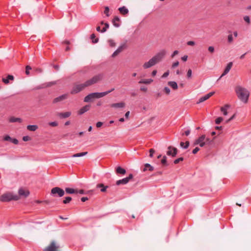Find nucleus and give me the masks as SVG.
Listing matches in <instances>:
<instances>
[{
    "mask_svg": "<svg viewBox=\"0 0 251 251\" xmlns=\"http://www.w3.org/2000/svg\"><path fill=\"white\" fill-rule=\"evenodd\" d=\"M109 8L108 6H106L104 7V13L105 14V15L107 17H109L110 16V14L109 13Z\"/></svg>",
    "mask_w": 251,
    "mask_h": 251,
    "instance_id": "obj_41",
    "label": "nucleus"
},
{
    "mask_svg": "<svg viewBox=\"0 0 251 251\" xmlns=\"http://www.w3.org/2000/svg\"><path fill=\"white\" fill-rule=\"evenodd\" d=\"M108 187V186H105L103 183H99L97 185V188H100L101 192H105Z\"/></svg>",
    "mask_w": 251,
    "mask_h": 251,
    "instance_id": "obj_31",
    "label": "nucleus"
},
{
    "mask_svg": "<svg viewBox=\"0 0 251 251\" xmlns=\"http://www.w3.org/2000/svg\"><path fill=\"white\" fill-rule=\"evenodd\" d=\"M95 99L93 93H90L87 95L84 99V101L85 102H89L92 100L93 99Z\"/></svg>",
    "mask_w": 251,
    "mask_h": 251,
    "instance_id": "obj_25",
    "label": "nucleus"
},
{
    "mask_svg": "<svg viewBox=\"0 0 251 251\" xmlns=\"http://www.w3.org/2000/svg\"><path fill=\"white\" fill-rule=\"evenodd\" d=\"M90 105H86L79 109V110L78 112V114L80 115H82L86 112L88 111L90 109Z\"/></svg>",
    "mask_w": 251,
    "mask_h": 251,
    "instance_id": "obj_19",
    "label": "nucleus"
},
{
    "mask_svg": "<svg viewBox=\"0 0 251 251\" xmlns=\"http://www.w3.org/2000/svg\"><path fill=\"white\" fill-rule=\"evenodd\" d=\"M200 146L201 147H203L206 145V142H204V140L202 141L201 143H200L199 144Z\"/></svg>",
    "mask_w": 251,
    "mask_h": 251,
    "instance_id": "obj_63",
    "label": "nucleus"
},
{
    "mask_svg": "<svg viewBox=\"0 0 251 251\" xmlns=\"http://www.w3.org/2000/svg\"><path fill=\"white\" fill-rule=\"evenodd\" d=\"M179 65V62L178 61H176L175 62L173 63V65H172V68L173 69H174L177 66H178Z\"/></svg>",
    "mask_w": 251,
    "mask_h": 251,
    "instance_id": "obj_56",
    "label": "nucleus"
},
{
    "mask_svg": "<svg viewBox=\"0 0 251 251\" xmlns=\"http://www.w3.org/2000/svg\"><path fill=\"white\" fill-rule=\"evenodd\" d=\"M125 48H126V45L123 44L120 46L118 49L112 54V57H115L118 54H119Z\"/></svg>",
    "mask_w": 251,
    "mask_h": 251,
    "instance_id": "obj_14",
    "label": "nucleus"
},
{
    "mask_svg": "<svg viewBox=\"0 0 251 251\" xmlns=\"http://www.w3.org/2000/svg\"><path fill=\"white\" fill-rule=\"evenodd\" d=\"M114 88H111V89H109V90L107 91H105L104 93H106V95L108 94L109 93L113 92L114 90Z\"/></svg>",
    "mask_w": 251,
    "mask_h": 251,
    "instance_id": "obj_62",
    "label": "nucleus"
},
{
    "mask_svg": "<svg viewBox=\"0 0 251 251\" xmlns=\"http://www.w3.org/2000/svg\"><path fill=\"white\" fill-rule=\"evenodd\" d=\"M233 40V38L232 35L231 34H229L227 36V42L229 43H231V42H232Z\"/></svg>",
    "mask_w": 251,
    "mask_h": 251,
    "instance_id": "obj_45",
    "label": "nucleus"
},
{
    "mask_svg": "<svg viewBox=\"0 0 251 251\" xmlns=\"http://www.w3.org/2000/svg\"><path fill=\"white\" fill-rule=\"evenodd\" d=\"M156 64V62L154 61V58L152 57L150 59L149 61L145 62L143 67L144 69H148Z\"/></svg>",
    "mask_w": 251,
    "mask_h": 251,
    "instance_id": "obj_10",
    "label": "nucleus"
},
{
    "mask_svg": "<svg viewBox=\"0 0 251 251\" xmlns=\"http://www.w3.org/2000/svg\"><path fill=\"white\" fill-rule=\"evenodd\" d=\"M244 20L248 24L250 23V18L249 16H245L243 18Z\"/></svg>",
    "mask_w": 251,
    "mask_h": 251,
    "instance_id": "obj_47",
    "label": "nucleus"
},
{
    "mask_svg": "<svg viewBox=\"0 0 251 251\" xmlns=\"http://www.w3.org/2000/svg\"><path fill=\"white\" fill-rule=\"evenodd\" d=\"M215 93V92H211L205 95L204 96L201 97L198 101L197 102V103H200L201 102H202L206 100H208L209 98H210L211 96H212Z\"/></svg>",
    "mask_w": 251,
    "mask_h": 251,
    "instance_id": "obj_11",
    "label": "nucleus"
},
{
    "mask_svg": "<svg viewBox=\"0 0 251 251\" xmlns=\"http://www.w3.org/2000/svg\"><path fill=\"white\" fill-rule=\"evenodd\" d=\"M103 77L102 75L99 74L93 76L92 78L85 81V83L87 86H89L94 84L97 83L98 81L102 79Z\"/></svg>",
    "mask_w": 251,
    "mask_h": 251,
    "instance_id": "obj_5",
    "label": "nucleus"
},
{
    "mask_svg": "<svg viewBox=\"0 0 251 251\" xmlns=\"http://www.w3.org/2000/svg\"><path fill=\"white\" fill-rule=\"evenodd\" d=\"M38 126L37 125H28L27 126V130L31 131H34L38 129Z\"/></svg>",
    "mask_w": 251,
    "mask_h": 251,
    "instance_id": "obj_36",
    "label": "nucleus"
},
{
    "mask_svg": "<svg viewBox=\"0 0 251 251\" xmlns=\"http://www.w3.org/2000/svg\"><path fill=\"white\" fill-rule=\"evenodd\" d=\"M110 107L115 108H122L125 107V103L124 102H120L118 103H112L110 105Z\"/></svg>",
    "mask_w": 251,
    "mask_h": 251,
    "instance_id": "obj_20",
    "label": "nucleus"
},
{
    "mask_svg": "<svg viewBox=\"0 0 251 251\" xmlns=\"http://www.w3.org/2000/svg\"><path fill=\"white\" fill-rule=\"evenodd\" d=\"M118 10L120 13L124 16H126L128 15L129 10L125 6L119 7Z\"/></svg>",
    "mask_w": 251,
    "mask_h": 251,
    "instance_id": "obj_16",
    "label": "nucleus"
},
{
    "mask_svg": "<svg viewBox=\"0 0 251 251\" xmlns=\"http://www.w3.org/2000/svg\"><path fill=\"white\" fill-rule=\"evenodd\" d=\"M72 198L71 197H66L65 198V199L63 201V203L64 204H68L70 202L72 201Z\"/></svg>",
    "mask_w": 251,
    "mask_h": 251,
    "instance_id": "obj_38",
    "label": "nucleus"
},
{
    "mask_svg": "<svg viewBox=\"0 0 251 251\" xmlns=\"http://www.w3.org/2000/svg\"><path fill=\"white\" fill-rule=\"evenodd\" d=\"M187 45H189V46H194L195 44V43L194 41H188L187 43Z\"/></svg>",
    "mask_w": 251,
    "mask_h": 251,
    "instance_id": "obj_60",
    "label": "nucleus"
},
{
    "mask_svg": "<svg viewBox=\"0 0 251 251\" xmlns=\"http://www.w3.org/2000/svg\"><path fill=\"white\" fill-rule=\"evenodd\" d=\"M88 153V152L86 151V152H79V153H75V154H74L72 157H82V156H84V155H86Z\"/></svg>",
    "mask_w": 251,
    "mask_h": 251,
    "instance_id": "obj_35",
    "label": "nucleus"
},
{
    "mask_svg": "<svg viewBox=\"0 0 251 251\" xmlns=\"http://www.w3.org/2000/svg\"><path fill=\"white\" fill-rule=\"evenodd\" d=\"M235 117V114H234V115H233L229 119H228V120H227L226 121V123H229V122H230L231 120H233Z\"/></svg>",
    "mask_w": 251,
    "mask_h": 251,
    "instance_id": "obj_58",
    "label": "nucleus"
},
{
    "mask_svg": "<svg viewBox=\"0 0 251 251\" xmlns=\"http://www.w3.org/2000/svg\"><path fill=\"white\" fill-rule=\"evenodd\" d=\"M120 22V18L118 16H115L112 21V23L113 25L116 27H119L120 26V24L117 23Z\"/></svg>",
    "mask_w": 251,
    "mask_h": 251,
    "instance_id": "obj_21",
    "label": "nucleus"
},
{
    "mask_svg": "<svg viewBox=\"0 0 251 251\" xmlns=\"http://www.w3.org/2000/svg\"><path fill=\"white\" fill-rule=\"evenodd\" d=\"M184 160V158L182 157H179L176 159H175L174 161L175 164H178L179 162L182 161Z\"/></svg>",
    "mask_w": 251,
    "mask_h": 251,
    "instance_id": "obj_43",
    "label": "nucleus"
},
{
    "mask_svg": "<svg viewBox=\"0 0 251 251\" xmlns=\"http://www.w3.org/2000/svg\"><path fill=\"white\" fill-rule=\"evenodd\" d=\"M153 81V80L151 78L146 79H141L139 81V83L140 84H149Z\"/></svg>",
    "mask_w": 251,
    "mask_h": 251,
    "instance_id": "obj_33",
    "label": "nucleus"
},
{
    "mask_svg": "<svg viewBox=\"0 0 251 251\" xmlns=\"http://www.w3.org/2000/svg\"><path fill=\"white\" fill-rule=\"evenodd\" d=\"M19 199V197L17 195H13L11 193H6L0 197V201L2 202H8L11 201H17Z\"/></svg>",
    "mask_w": 251,
    "mask_h": 251,
    "instance_id": "obj_2",
    "label": "nucleus"
},
{
    "mask_svg": "<svg viewBox=\"0 0 251 251\" xmlns=\"http://www.w3.org/2000/svg\"><path fill=\"white\" fill-rule=\"evenodd\" d=\"M30 140H31V138L29 136H27V135L24 136L23 137V140L24 141H25V142L28 141H29Z\"/></svg>",
    "mask_w": 251,
    "mask_h": 251,
    "instance_id": "obj_49",
    "label": "nucleus"
},
{
    "mask_svg": "<svg viewBox=\"0 0 251 251\" xmlns=\"http://www.w3.org/2000/svg\"><path fill=\"white\" fill-rule=\"evenodd\" d=\"M30 70H31V67L29 66H26L25 68V74L28 75Z\"/></svg>",
    "mask_w": 251,
    "mask_h": 251,
    "instance_id": "obj_50",
    "label": "nucleus"
},
{
    "mask_svg": "<svg viewBox=\"0 0 251 251\" xmlns=\"http://www.w3.org/2000/svg\"><path fill=\"white\" fill-rule=\"evenodd\" d=\"M161 163L164 166H167L168 165L167 163V157L165 155L162 157V159L161 160Z\"/></svg>",
    "mask_w": 251,
    "mask_h": 251,
    "instance_id": "obj_39",
    "label": "nucleus"
},
{
    "mask_svg": "<svg viewBox=\"0 0 251 251\" xmlns=\"http://www.w3.org/2000/svg\"><path fill=\"white\" fill-rule=\"evenodd\" d=\"M166 53V50H161L160 52L156 53L154 56L152 57V58H154V61L156 62V63H157L164 58Z\"/></svg>",
    "mask_w": 251,
    "mask_h": 251,
    "instance_id": "obj_8",
    "label": "nucleus"
},
{
    "mask_svg": "<svg viewBox=\"0 0 251 251\" xmlns=\"http://www.w3.org/2000/svg\"><path fill=\"white\" fill-rule=\"evenodd\" d=\"M205 139V135H202L200 137H199L198 139L195 140L193 143V146H196L201 143L202 141H204Z\"/></svg>",
    "mask_w": 251,
    "mask_h": 251,
    "instance_id": "obj_24",
    "label": "nucleus"
},
{
    "mask_svg": "<svg viewBox=\"0 0 251 251\" xmlns=\"http://www.w3.org/2000/svg\"><path fill=\"white\" fill-rule=\"evenodd\" d=\"M200 148L198 147H196L193 151H192V153L193 154H196L199 151Z\"/></svg>",
    "mask_w": 251,
    "mask_h": 251,
    "instance_id": "obj_55",
    "label": "nucleus"
},
{
    "mask_svg": "<svg viewBox=\"0 0 251 251\" xmlns=\"http://www.w3.org/2000/svg\"><path fill=\"white\" fill-rule=\"evenodd\" d=\"M67 98V94H63V95L59 96V97L55 98L53 100L52 102L53 103H56L61 102V101L65 100Z\"/></svg>",
    "mask_w": 251,
    "mask_h": 251,
    "instance_id": "obj_15",
    "label": "nucleus"
},
{
    "mask_svg": "<svg viewBox=\"0 0 251 251\" xmlns=\"http://www.w3.org/2000/svg\"><path fill=\"white\" fill-rule=\"evenodd\" d=\"M154 170V168L152 166H151L149 163H146L144 165V168L143 169V172H146L148 170L150 171H152Z\"/></svg>",
    "mask_w": 251,
    "mask_h": 251,
    "instance_id": "obj_27",
    "label": "nucleus"
},
{
    "mask_svg": "<svg viewBox=\"0 0 251 251\" xmlns=\"http://www.w3.org/2000/svg\"><path fill=\"white\" fill-rule=\"evenodd\" d=\"M95 99H99L106 96V93L104 92H94L93 93Z\"/></svg>",
    "mask_w": 251,
    "mask_h": 251,
    "instance_id": "obj_28",
    "label": "nucleus"
},
{
    "mask_svg": "<svg viewBox=\"0 0 251 251\" xmlns=\"http://www.w3.org/2000/svg\"><path fill=\"white\" fill-rule=\"evenodd\" d=\"M55 84L54 82H49L46 83L42 84L36 87L35 89L37 90L43 89L46 87H50L52 85Z\"/></svg>",
    "mask_w": 251,
    "mask_h": 251,
    "instance_id": "obj_17",
    "label": "nucleus"
},
{
    "mask_svg": "<svg viewBox=\"0 0 251 251\" xmlns=\"http://www.w3.org/2000/svg\"><path fill=\"white\" fill-rule=\"evenodd\" d=\"M229 105L226 104L223 107H221V111L223 112L224 115L226 116L227 115V109L229 107Z\"/></svg>",
    "mask_w": 251,
    "mask_h": 251,
    "instance_id": "obj_32",
    "label": "nucleus"
},
{
    "mask_svg": "<svg viewBox=\"0 0 251 251\" xmlns=\"http://www.w3.org/2000/svg\"><path fill=\"white\" fill-rule=\"evenodd\" d=\"M49 125L51 126H58V123L56 121L50 122L49 123Z\"/></svg>",
    "mask_w": 251,
    "mask_h": 251,
    "instance_id": "obj_48",
    "label": "nucleus"
},
{
    "mask_svg": "<svg viewBox=\"0 0 251 251\" xmlns=\"http://www.w3.org/2000/svg\"><path fill=\"white\" fill-rule=\"evenodd\" d=\"M115 172L117 174L125 175L126 173V170L121 166H118L115 169Z\"/></svg>",
    "mask_w": 251,
    "mask_h": 251,
    "instance_id": "obj_23",
    "label": "nucleus"
},
{
    "mask_svg": "<svg viewBox=\"0 0 251 251\" xmlns=\"http://www.w3.org/2000/svg\"><path fill=\"white\" fill-rule=\"evenodd\" d=\"M109 46L111 47H115L116 45V43H115L114 41L112 39H109L108 41Z\"/></svg>",
    "mask_w": 251,
    "mask_h": 251,
    "instance_id": "obj_44",
    "label": "nucleus"
},
{
    "mask_svg": "<svg viewBox=\"0 0 251 251\" xmlns=\"http://www.w3.org/2000/svg\"><path fill=\"white\" fill-rule=\"evenodd\" d=\"M208 50L210 52L213 53L214 51V48L213 46H209L208 48Z\"/></svg>",
    "mask_w": 251,
    "mask_h": 251,
    "instance_id": "obj_57",
    "label": "nucleus"
},
{
    "mask_svg": "<svg viewBox=\"0 0 251 251\" xmlns=\"http://www.w3.org/2000/svg\"><path fill=\"white\" fill-rule=\"evenodd\" d=\"M190 145V143L188 141H186L185 143H184L183 142H181L180 143V147L184 149H187Z\"/></svg>",
    "mask_w": 251,
    "mask_h": 251,
    "instance_id": "obj_34",
    "label": "nucleus"
},
{
    "mask_svg": "<svg viewBox=\"0 0 251 251\" xmlns=\"http://www.w3.org/2000/svg\"><path fill=\"white\" fill-rule=\"evenodd\" d=\"M87 86L85 82L82 84L75 85L72 88L70 92V93L72 95L77 94L80 91H81L82 90H83Z\"/></svg>",
    "mask_w": 251,
    "mask_h": 251,
    "instance_id": "obj_6",
    "label": "nucleus"
},
{
    "mask_svg": "<svg viewBox=\"0 0 251 251\" xmlns=\"http://www.w3.org/2000/svg\"><path fill=\"white\" fill-rule=\"evenodd\" d=\"M9 122L10 123H16V122H18V123H22V119L20 118H16V117H11L9 119Z\"/></svg>",
    "mask_w": 251,
    "mask_h": 251,
    "instance_id": "obj_30",
    "label": "nucleus"
},
{
    "mask_svg": "<svg viewBox=\"0 0 251 251\" xmlns=\"http://www.w3.org/2000/svg\"><path fill=\"white\" fill-rule=\"evenodd\" d=\"M19 195L21 196H24L26 198L29 195V192L28 191H25L23 188L19 189L18 191Z\"/></svg>",
    "mask_w": 251,
    "mask_h": 251,
    "instance_id": "obj_22",
    "label": "nucleus"
},
{
    "mask_svg": "<svg viewBox=\"0 0 251 251\" xmlns=\"http://www.w3.org/2000/svg\"><path fill=\"white\" fill-rule=\"evenodd\" d=\"M90 38H91V39H92V42L93 43H97L99 41V39L96 38V36H95V34H92L90 36Z\"/></svg>",
    "mask_w": 251,
    "mask_h": 251,
    "instance_id": "obj_37",
    "label": "nucleus"
},
{
    "mask_svg": "<svg viewBox=\"0 0 251 251\" xmlns=\"http://www.w3.org/2000/svg\"><path fill=\"white\" fill-rule=\"evenodd\" d=\"M109 24H108V23H107V22L105 23L104 26L101 29V33L105 32L107 30V29L109 28Z\"/></svg>",
    "mask_w": 251,
    "mask_h": 251,
    "instance_id": "obj_40",
    "label": "nucleus"
},
{
    "mask_svg": "<svg viewBox=\"0 0 251 251\" xmlns=\"http://www.w3.org/2000/svg\"><path fill=\"white\" fill-rule=\"evenodd\" d=\"M133 176L132 174H130L129 176L125 178L117 180L116 182L117 185H125L129 182L132 179Z\"/></svg>",
    "mask_w": 251,
    "mask_h": 251,
    "instance_id": "obj_7",
    "label": "nucleus"
},
{
    "mask_svg": "<svg viewBox=\"0 0 251 251\" xmlns=\"http://www.w3.org/2000/svg\"><path fill=\"white\" fill-rule=\"evenodd\" d=\"M65 194L64 190L59 187H55L51 189L50 195L53 197H62Z\"/></svg>",
    "mask_w": 251,
    "mask_h": 251,
    "instance_id": "obj_3",
    "label": "nucleus"
},
{
    "mask_svg": "<svg viewBox=\"0 0 251 251\" xmlns=\"http://www.w3.org/2000/svg\"><path fill=\"white\" fill-rule=\"evenodd\" d=\"M103 125V123L101 122H98L96 123V126L98 128L100 127Z\"/></svg>",
    "mask_w": 251,
    "mask_h": 251,
    "instance_id": "obj_59",
    "label": "nucleus"
},
{
    "mask_svg": "<svg viewBox=\"0 0 251 251\" xmlns=\"http://www.w3.org/2000/svg\"><path fill=\"white\" fill-rule=\"evenodd\" d=\"M235 92L239 99L244 103L248 102L250 93L249 91L241 86H237L235 88Z\"/></svg>",
    "mask_w": 251,
    "mask_h": 251,
    "instance_id": "obj_1",
    "label": "nucleus"
},
{
    "mask_svg": "<svg viewBox=\"0 0 251 251\" xmlns=\"http://www.w3.org/2000/svg\"><path fill=\"white\" fill-rule=\"evenodd\" d=\"M223 121V118L222 117H219L215 120V124L217 125L220 124Z\"/></svg>",
    "mask_w": 251,
    "mask_h": 251,
    "instance_id": "obj_42",
    "label": "nucleus"
},
{
    "mask_svg": "<svg viewBox=\"0 0 251 251\" xmlns=\"http://www.w3.org/2000/svg\"><path fill=\"white\" fill-rule=\"evenodd\" d=\"M10 142L13 143L15 145H17L19 143L18 140L16 138H11Z\"/></svg>",
    "mask_w": 251,
    "mask_h": 251,
    "instance_id": "obj_51",
    "label": "nucleus"
},
{
    "mask_svg": "<svg viewBox=\"0 0 251 251\" xmlns=\"http://www.w3.org/2000/svg\"><path fill=\"white\" fill-rule=\"evenodd\" d=\"M168 84L174 90H176L178 88V85L176 81H169L168 82Z\"/></svg>",
    "mask_w": 251,
    "mask_h": 251,
    "instance_id": "obj_29",
    "label": "nucleus"
},
{
    "mask_svg": "<svg viewBox=\"0 0 251 251\" xmlns=\"http://www.w3.org/2000/svg\"><path fill=\"white\" fill-rule=\"evenodd\" d=\"M190 129H187L186 130H185L184 131V133H183V134H185L186 136H188L189 134H190Z\"/></svg>",
    "mask_w": 251,
    "mask_h": 251,
    "instance_id": "obj_61",
    "label": "nucleus"
},
{
    "mask_svg": "<svg viewBox=\"0 0 251 251\" xmlns=\"http://www.w3.org/2000/svg\"><path fill=\"white\" fill-rule=\"evenodd\" d=\"M164 91L168 95H169L170 93V89L168 87H165L164 88Z\"/></svg>",
    "mask_w": 251,
    "mask_h": 251,
    "instance_id": "obj_53",
    "label": "nucleus"
},
{
    "mask_svg": "<svg viewBox=\"0 0 251 251\" xmlns=\"http://www.w3.org/2000/svg\"><path fill=\"white\" fill-rule=\"evenodd\" d=\"M168 151H167V154L169 156H171L173 157H175L177 153V149L172 146H169L168 147Z\"/></svg>",
    "mask_w": 251,
    "mask_h": 251,
    "instance_id": "obj_9",
    "label": "nucleus"
},
{
    "mask_svg": "<svg viewBox=\"0 0 251 251\" xmlns=\"http://www.w3.org/2000/svg\"><path fill=\"white\" fill-rule=\"evenodd\" d=\"M11 137L9 135H6L3 137V140L6 141H11Z\"/></svg>",
    "mask_w": 251,
    "mask_h": 251,
    "instance_id": "obj_46",
    "label": "nucleus"
},
{
    "mask_svg": "<svg viewBox=\"0 0 251 251\" xmlns=\"http://www.w3.org/2000/svg\"><path fill=\"white\" fill-rule=\"evenodd\" d=\"M59 247V245L56 241L52 240L50 244L43 250V251H59L58 249Z\"/></svg>",
    "mask_w": 251,
    "mask_h": 251,
    "instance_id": "obj_4",
    "label": "nucleus"
},
{
    "mask_svg": "<svg viewBox=\"0 0 251 251\" xmlns=\"http://www.w3.org/2000/svg\"><path fill=\"white\" fill-rule=\"evenodd\" d=\"M178 53V51L177 50H175L173 53L171 55V57H174L175 55H176V54H177Z\"/></svg>",
    "mask_w": 251,
    "mask_h": 251,
    "instance_id": "obj_64",
    "label": "nucleus"
},
{
    "mask_svg": "<svg viewBox=\"0 0 251 251\" xmlns=\"http://www.w3.org/2000/svg\"><path fill=\"white\" fill-rule=\"evenodd\" d=\"M232 65H233V63L232 62H230L227 64L226 66V68L224 71L223 73L220 76L219 79H220L221 77H222L224 75H226L229 72Z\"/></svg>",
    "mask_w": 251,
    "mask_h": 251,
    "instance_id": "obj_13",
    "label": "nucleus"
},
{
    "mask_svg": "<svg viewBox=\"0 0 251 251\" xmlns=\"http://www.w3.org/2000/svg\"><path fill=\"white\" fill-rule=\"evenodd\" d=\"M14 79V77L13 75H8L6 77H2V81L4 83L8 84L9 83L10 80H13Z\"/></svg>",
    "mask_w": 251,
    "mask_h": 251,
    "instance_id": "obj_18",
    "label": "nucleus"
},
{
    "mask_svg": "<svg viewBox=\"0 0 251 251\" xmlns=\"http://www.w3.org/2000/svg\"><path fill=\"white\" fill-rule=\"evenodd\" d=\"M154 150L153 149H150L149 150V152H150V154H149V156L150 157H152L153 155V153H154Z\"/></svg>",
    "mask_w": 251,
    "mask_h": 251,
    "instance_id": "obj_52",
    "label": "nucleus"
},
{
    "mask_svg": "<svg viewBox=\"0 0 251 251\" xmlns=\"http://www.w3.org/2000/svg\"><path fill=\"white\" fill-rule=\"evenodd\" d=\"M192 70L191 69H189L187 71V76L188 78H189L192 76Z\"/></svg>",
    "mask_w": 251,
    "mask_h": 251,
    "instance_id": "obj_54",
    "label": "nucleus"
},
{
    "mask_svg": "<svg viewBox=\"0 0 251 251\" xmlns=\"http://www.w3.org/2000/svg\"><path fill=\"white\" fill-rule=\"evenodd\" d=\"M71 114V112L67 111L66 112H58L57 113V116L60 119H63L69 117Z\"/></svg>",
    "mask_w": 251,
    "mask_h": 251,
    "instance_id": "obj_12",
    "label": "nucleus"
},
{
    "mask_svg": "<svg viewBox=\"0 0 251 251\" xmlns=\"http://www.w3.org/2000/svg\"><path fill=\"white\" fill-rule=\"evenodd\" d=\"M65 192L69 194H77L78 190L72 188L67 187L65 188Z\"/></svg>",
    "mask_w": 251,
    "mask_h": 251,
    "instance_id": "obj_26",
    "label": "nucleus"
}]
</instances>
